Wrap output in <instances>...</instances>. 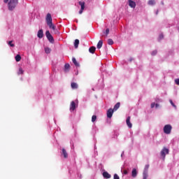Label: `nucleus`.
I'll return each instance as SVG.
<instances>
[{
    "label": "nucleus",
    "instance_id": "f257e3e1",
    "mask_svg": "<svg viewBox=\"0 0 179 179\" xmlns=\"http://www.w3.org/2000/svg\"><path fill=\"white\" fill-rule=\"evenodd\" d=\"M45 20L49 28L52 29V30L54 31L55 34H58V33L59 32H58V30L57 29V27H55V25L52 24V17H51L50 13L47 14Z\"/></svg>",
    "mask_w": 179,
    "mask_h": 179
},
{
    "label": "nucleus",
    "instance_id": "f03ea898",
    "mask_svg": "<svg viewBox=\"0 0 179 179\" xmlns=\"http://www.w3.org/2000/svg\"><path fill=\"white\" fill-rule=\"evenodd\" d=\"M19 3V0H10L8 2V9L10 10H13L17 6Z\"/></svg>",
    "mask_w": 179,
    "mask_h": 179
},
{
    "label": "nucleus",
    "instance_id": "7ed1b4c3",
    "mask_svg": "<svg viewBox=\"0 0 179 179\" xmlns=\"http://www.w3.org/2000/svg\"><path fill=\"white\" fill-rule=\"evenodd\" d=\"M171 129H173V127L170 124H166L164 127V134H166V135L171 134Z\"/></svg>",
    "mask_w": 179,
    "mask_h": 179
},
{
    "label": "nucleus",
    "instance_id": "20e7f679",
    "mask_svg": "<svg viewBox=\"0 0 179 179\" xmlns=\"http://www.w3.org/2000/svg\"><path fill=\"white\" fill-rule=\"evenodd\" d=\"M45 36L48 41H50V43H51L52 44H54V37H52V35H51V33H50V31H46Z\"/></svg>",
    "mask_w": 179,
    "mask_h": 179
},
{
    "label": "nucleus",
    "instance_id": "39448f33",
    "mask_svg": "<svg viewBox=\"0 0 179 179\" xmlns=\"http://www.w3.org/2000/svg\"><path fill=\"white\" fill-rule=\"evenodd\" d=\"M169 149L166 148H164L161 151V156L163 157V159H166V155H169Z\"/></svg>",
    "mask_w": 179,
    "mask_h": 179
},
{
    "label": "nucleus",
    "instance_id": "423d86ee",
    "mask_svg": "<svg viewBox=\"0 0 179 179\" xmlns=\"http://www.w3.org/2000/svg\"><path fill=\"white\" fill-rule=\"evenodd\" d=\"M114 110L113 108H109L107 111V117L108 118H111L113 117V114H114Z\"/></svg>",
    "mask_w": 179,
    "mask_h": 179
},
{
    "label": "nucleus",
    "instance_id": "0eeeda50",
    "mask_svg": "<svg viewBox=\"0 0 179 179\" xmlns=\"http://www.w3.org/2000/svg\"><path fill=\"white\" fill-rule=\"evenodd\" d=\"M129 6L133 9H135V8H136V3L132 0H129Z\"/></svg>",
    "mask_w": 179,
    "mask_h": 179
},
{
    "label": "nucleus",
    "instance_id": "6e6552de",
    "mask_svg": "<svg viewBox=\"0 0 179 179\" xmlns=\"http://www.w3.org/2000/svg\"><path fill=\"white\" fill-rule=\"evenodd\" d=\"M126 124L129 128H132V123H131V117H127Z\"/></svg>",
    "mask_w": 179,
    "mask_h": 179
},
{
    "label": "nucleus",
    "instance_id": "1a4fd4ad",
    "mask_svg": "<svg viewBox=\"0 0 179 179\" xmlns=\"http://www.w3.org/2000/svg\"><path fill=\"white\" fill-rule=\"evenodd\" d=\"M76 108V103H75V101H72L70 105V110L75 111Z\"/></svg>",
    "mask_w": 179,
    "mask_h": 179
},
{
    "label": "nucleus",
    "instance_id": "9d476101",
    "mask_svg": "<svg viewBox=\"0 0 179 179\" xmlns=\"http://www.w3.org/2000/svg\"><path fill=\"white\" fill-rule=\"evenodd\" d=\"M62 155H63L64 159H68V152L65 148H62Z\"/></svg>",
    "mask_w": 179,
    "mask_h": 179
},
{
    "label": "nucleus",
    "instance_id": "9b49d317",
    "mask_svg": "<svg viewBox=\"0 0 179 179\" xmlns=\"http://www.w3.org/2000/svg\"><path fill=\"white\" fill-rule=\"evenodd\" d=\"M43 36H44V33L43 31V29H40L38 31L37 36L38 37V38H43Z\"/></svg>",
    "mask_w": 179,
    "mask_h": 179
},
{
    "label": "nucleus",
    "instance_id": "f8f14e48",
    "mask_svg": "<svg viewBox=\"0 0 179 179\" xmlns=\"http://www.w3.org/2000/svg\"><path fill=\"white\" fill-rule=\"evenodd\" d=\"M103 176L104 177V178H111V175H110V173H108V172H103Z\"/></svg>",
    "mask_w": 179,
    "mask_h": 179
},
{
    "label": "nucleus",
    "instance_id": "ddd939ff",
    "mask_svg": "<svg viewBox=\"0 0 179 179\" xmlns=\"http://www.w3.org/2000/svg\"><path fill=\"white\" fill-rule=\"evenodd\" d=\"M89 52H90L91 54H94V52H96V47H94V46L90 47V48H89Z\"/></svg>",
    "mask_w": 179,
    "mask_h": 179
},
{
    "label": "nucleus",
    "instance_id": "4468645a",
    "mask_svg": "<svg viewBox=\"0 0 179 179\" xmlns=\"http://www.w3.org/2000/svg\"><path fill=\"white\" fill-rule=\"evenodd\" d=\"M96 47L98 48V50H100V48H101L103 47V41L101 40L98 42Z\"/></svg>",
    "mask_w": 179,
    "mask_h": 179
},
{
    "label": "nucleus",
    "instance_id": "2eb2a0df",
    "mask_svg": "<svg viewBox=\"0 0 179 179\" xmlns=\"http://www.w3.org/2000/svg\"><path fill=\"white\" fill-rule=\"evenodd\" d=\"M120 106H121V103L120 102H117L113 108V110L117 111V110H118L120 108Z\"/></svg>",
    "mask_w": 179,
    "mask_h": 179
},
{
    "label": "nucleus",
    "instance_id": "dca6fc26",
    "mask_svg": "<svg viewBox=\"0 0 179 179\" xmlns=\"http://www.w3.org/2000/svg\"><path fill=\"white\" fill-rule=\"evenodd\" d=\"M131 176L132 177L135 178L136 176H138V172L136 171V169H134L131 171Z\"/></svg>",
    "mask_w": 179,
    "mask_h": 179
},
{
    "label": "nucleus",
    "instance_id": "f3484780",
    "mask_svg": "<svg viewBox=\"0 0 179 179\" xmlns=\"http://www.w3.org/2000/svg\"><path fill=\"white\" fill-rule=\"evenodd\" d=\"M71 86L72 89H78V87H79V86L78 85V83H71Z\"/></svg>",
    "mask_w": 179,
    "mask_h": 179
},
{
    "label": "nucleus",
    "instance_id": "a211bd4d",
    "mask_svg": "<svg viewBox=\"0 0 179 179\" xmlns=\"http://www.w3.org/2000/svg\"><path fill=\"white\" fill-rule=\"evenodd\" d=\"M72 62H73V64H74V65L76 66H80L79 63H78V62L76 61V59L75 57L72 58Z\"/></svg>",
    "mask_w": 179,
    "mask_h": 179
},
{
    "label": "nucleus",
    "instance_id": "6ab92c4d",
    "mask_svg": "<svg viewBox=\"0 0 179 179\" xmlns=\"http://www.w3.org/2000/svg\"><path fill=\"white\" fill-rule=\"evenodd\" d=\"M69 68H71V65H69V64H66L64 65V71H65V72H68V71H69Z\"/></svg>",
    "mask_w": 179,
    "mask_h": 179
},
{
    "label": "nucleus",
    "instance_id": "aec40b11",
    "mask_svg": "<svg viewBox=\"0 0 179 179\" xmlns=\"http://www.w3.org/2000/svg\"><path fill=\"white\" fill-rule=\"evenodd\" d=\"M75 48H78L79 47V39H76L74 42Z\"/></svg>",
    "mask_w": 179,
    "mask_h": 179
},
{
    "label": "nucleus",
    "instance_id": "412c9836",
    "mask_svg": "<svg viewBox=\"0 0 179 179\" xmlns=\"http://www.w3.org/2000/svg\"><path fill=\"white\" fill-rule=\"evenodd\" d=\"M20 59H22V57L20 56V55H17L15 56V61L17 62H20Z\"/></svg>",
    "mask_w": 179,
    "mask_h": 179
},
{
    "label": "nucleus",
    "instance_id": "4be33fe9",
    "mask_svg": "<svg viewBox=\"0 0 179 179\" xmlns=\"http://www.w3.org/2000/svg\"><path fill=\"white\" fill-rule=\"evenodd\" d=\"M79 5L81 6L82 10H85V1H79Z\"/></svg>",
    "mask_w": 179,
    "mask_h": 179
},
{
    "label": "nucleus",
    "instance_id": "5701e85b",
    "mask_svg": "<svg viewBox=\"0 0 179 179\" xmlns=\"http://www.w3.org/2000/svg\"><path fill=\"white\" fill-rule=\"evenodd\" d=\"M108 44L109 45H113V44H114V41H113V39L111 38L108 39Z\"/></svg>",
    "mask_w": 179,
    "mask_h": 179
},
{
    "label": "nucleus",
    "instance_id": "b1692460",
    "mask_svg": "<svg viewBox=\"0 0 179 179\" xmlns=\"http://www.w3.org/2000/svg\"><path fill=\"white\" fill-rule=\"evenodd\" d=\"M45 52L46 54H50V52H51V49L50 48H45Z\"/></svg>",
    "mask_w": 179,
    "mask_h": 179
},
{
    "label": "nucleus",
    "instance_id": "393cba45",
    "mask_svg": "<svg viewBox=\"0 0 179 179\" xmlns=\"http://www.w3.org/2000/svg\"><path fill=\"white\" fill-rule=\"evenodd\" d=\"M155 3H156V1H155V0L148 1V5H155Z\"/></svg>",
    "mask_w": 179,
    "mask_h": 179
},
{
    "label": "nucleus",
    "instance_id": "a878e982",
    "mask_svg": "<svg viewBox=\"0 0 179 179\" xmlns=\"http://www.w3.org/2000/svg\"><path fill=\"white\" fill-rule=\"evenodd\" d=\"M169 103L171 104L173 107H174V108H177V106H176V104H174V102H173V100L170 99Z\"/></svg>",
    "mask_w": 179,
    "mask_h": 179
},
{
    "label": "nucleus",
    "instance_id": "bb28decb",
    "mask_svg": "<svg viewBox=\"0 0 179 179\" xmlns=\"http://www.w3.org/2000/svg\"><path fill=\"white\" fill-rule=\"evenodd\" d=\"M23 73H24L23 69L22 68H20L17 73L18 75H23Z\"/></svg>",
    "mask_w": 179,
    "mask_h": 179
},
{
    "label": "nucleus",
    "instance_id": "cd10ccee",
    "mask_svg": "<svg viewBox=\"0 0 179 179\" xmlns=\"http://www.w3.org/2000/svg\"><path fill=\"white\" fill-rule=\"evenodd\" d=\"M143 176V179H148V172L144 171Z\"/></svg>",
    "mask_w": 179,
    "mask_h": 179
},
{
    "label": "nucleus",
    "instance_id": "c85d7f7f",
    "mask_svg": "<svg viewBox=\"0 0 179 179\" xmlns=\"http://www.w3.org/2000/svg\"><path fill=\"white\" fill-rule=\"evenodd\" d=\"M96 120H97V116L93 115L92 117V122H94L96 121Z\"/></svg>",
    "mask_w": 179,
    "mask_h": 179
},
{
    "label": "nucleus",
    "instance_id": "c756f323",
    "mask_svg": "<svg viewBox=\"0 0 179 179\" xmlns=\"http://www.w3.org/2000/svg\"><path fill=\"white\" fill-rule=\"evenodd\" d=\"M104 33L106 34V36L107 37V36H108V34H110V29H106Z\"/></svg>",
    "mask_w": 179,
    "mask_h": 179
},
{
    "label": "nucleus",
    "instance_id": "7c9ffc66",
    "mask_svg": "<svg viewBox=\"0 0 179 179\" xmlns=\"http://www.w3.org/2000/svg\"><path fill=\"white\" fill-rule=\"evenodd\" d=\"M148 170H149V164L145 165L144 171H145V173H148Z\"/></svg>",
    "mask_w": 179,
    "mask_h": 179
},
{
    "label": "nucleus",
    "instance_id": "2f4dec72",
    "mask_svg": "<svg viewBox=\"0 0 179 179\" xmlns=\"http://www.w3.org/2000/svg\"><path fill=\"white\" fill-rule=\"evenodd\" d=\"M12 43H13L12 41H8V45H10V47H15V44Z\"/></svg>",
    "mask_w": 179,
    "mask_h": 179
},
{
    "label": "nucleus",
    "instance_id": "473e14b6",
    "mask_svg": "<svg viewBox=\"0 0 179 179\" xmlns=\"http://www.w3.org/2000/svg\"><path fill=\"white\" fill-rule=\"evenodd\" d=\"M113 179H120V176L117 173L114 174Z\"/></svg>",
    "mask_w": 179,
    "mask_h": 179
},
{
    "label": "nucleus",
    "instance_id": "72a5a7b5",
    "mask_svg": "<svg viewBox=\"0 0 179 179\" xmlns=\"http://www.w3.org/2000/svg\"><path fill=\"white\" fill-rule=\"evenodd\" d=\"M175 83L179 86V78L175 80Z\"/></svg>",
    "mask_w": 179,
    "mask_h": 179
},
{
    "label": "nucleus",
    "instance_id": "f704fd0d",
    "mask_svg": "<svg viewBox=\"0 0 179 179\" xmlns=\"http://www.w3.org/2000/svg\"><path fill=\"white\" fill-rule=\"evenodd\" d=\"M156 54H157V50L152 51V55H156Z\"/></svg>",
    "mask_w": 179,
    "mask_h": 179
},
{
    "label": "nucleus",
    "instance_id": "c9c22d12",
    "mask_svg": "<svg viewBox=\"0 0 179 179\" xmlns=\"http://www.w3.org/2000/svg\"><path fill=\"white\" fill-rule=\"evenodd\" d=\"M123 174H124V175L128 174V171L124 170V171H123Z\"/></svg>",
    "mask_w": 179,
    "mask_h": 179
},
{
    "label": "nucleus",
    "instance_id": "e433bc0d",
    "mask_svg": "<svg viewBox=\"0 0 179 179\" xmlns=\"http://www.w3.org/2000/svg\"><path fill=\"white\" fill-rule=\"evenodd\" d=\"M83 10H82V8H80V10L79 11L80 15H82V13H83Z\"/></svg>",
    "mask_w": 179,
    "mask_h": 179
},
{
    "label": "nucleus",
    "instance_id": "4c0bfd02",
    "mask_svg": "<svg viewBox=\"0 0 179 179\" xmlns=\"http://www.w3.org/2000/svg\"><path fill=\"white\" fill-rule=\"evenodd\" d=\"M155 107V103H151V108H153Z\"/></svg>",
    "mask_w": 179,
    "mask_h": 179
},
{
    "label": "nucleus",
    "instance_id": "58836bf2",
    "mask_svg": "<svg viewBox=\"0 0 179 179\" xmlns=\"http://www.w3.org/2000/svg\"><path fill=\"white\" fill-rule=\"evenodd\" d=\"M159 106H160V105H159V103H156V104H155L156 108H158V107H159Z\"/></svg>",
    "mask_w": 179,
    "mask_h": 179
},
{
    "label": "nucleus",
    "instance_id": "ea45409f",
    "mask_svg": "<svg viewBox=\"0 0 179 179\" xmlns=\"http://www.w3.org/2000/svg\"><path fill=\"white\" fill-rule=\"evenodd\" d=\"M159 38H160V40H162V38H163V34L159 35Z\"/></svg>",
    "mask_w": 179,
    "mask_h": 179
},
{
    "label": "nucleus",
    "instance_id": "a19ab883",
    "mask_svg": "<svg viewBox=\"0 0 179 179\" xmlns=\"http://www.w3.org/2000/svg\"><path fill=\"white\" fill-rule=\"evenodd\" d=\"M9 2V0H4V3H8Z\"/></svg>",
    "mask_w": 179,
    "mask_h": 179
},
{
    "label": "nucleus",
    "instance_id": "79ce46f5",
    "mask_svg": "<svg viewBox=\"0 0 179 179\" xmlns=\"http://www.w3.org/2000/svg\"><path fill=\"white\" fill-rule=\"evenodd\" d=\"M158 14H159V10H157L156 15H158Z\"/></svg>",
    "mask_w": 179,
    "mask_h": 179
},
{
    "label": "nucleus",
    "instance_id": "37998d69",
    "mask_svg": "<svg viewBox=\"0 0 179 179\" xmlns=\"http://www.w3.org/2000/svg\"><path fill=\"white\" fill-rule=\"evenodd\" d=\"M161 99H157V101H160Z\"/></svg>",
    "mask_w": 179,
    "mask_h": 179
},
{
    "label": "nucleus",
    "instance_id": "c03bdc74",
    "mask_svg": "<svg viewBox=\"0 0 179 179\" xmlns=\"http://www.w3.org/2000/svg\"><path fill=\"white\" fill-rule=\"evenodd\" d=\"M161 99H157V101H160Z\"/></svg>",
    "mask_w": 179,
    "mask_h": 179
},
{
    "label": "nucleus",
    "instance_id": "a18cd8bd",
    "mask_svg": "<svg viewBox=\"0 0 179 179\" xmlns=\"http://www.w3.org/2000/svg\"><path fill=\"white\" fill-rule=\"evenodd\" d=\"M132 61V59H130V62Z\"/></svg>",
    "mask_w": 179,
    "mask_h": 179
}]
</instances>
